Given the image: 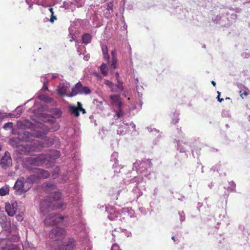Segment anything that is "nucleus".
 Wrapping results in <instances>:
<instances>
[{"instance_id":"nucleus-1","label":"nucleus","mask_w":250,"mask_h":250,"mask_svg":"<svg viewBox=\"0 0 250 250\" xmlns=\"http://www.w3.org/2000/svg\"><path fill=\"white\" fill-rule=\"evenodd\" d=\"M60 156V152L56 150H52L45 154H40L35 157H28L22 161V166L26 170L32 172H48L47 170L37 168V167L43 165L46 167H52L55 160Z\"/></svg>"},{"instance_id":"nucleus-2","label":"nucleus","mask_w":250,"mask_h":250,"mask_svg":"<svg viewBox=\"0 0 250 250\" xmlns=\"http://www.w3.org/2000/svg\"><path fill=\"white\" fill-rule=\"evenodd\" d=\"M61 198V193L59 191H52L50 195L41 201L40 208L42 214L46 215L48 212L55 209H63L66 204L59 201Z\"/></svg>"},{"instance_id":"nucleus-3","label":"nucleus","mask_w":250,"mask_h":250,"mask_svg":"<svg viewBox=\"0 0 250 250\" xmlns=\"http://www.w3.org/2000/svg\"><path fill=\"white\" fill-rule=\"evenodd\" d=\"M50 177L61 183H65L68 178L67 174L65 173H36L28 177L25 181V184L27 187L29 186L30 188L32 184L38 182L40 179Z\"/></svg>"},{"instance_id":"nucleus-4","label":"nucleus","mask_w":250,"mask_h":250,"mask_svg":"<svg viewBox=\"0 0 250 250\" xmlns=\"http://www.w3.org/2000/svg\"><path fill=\"white\" fill-rule=\"evenodd\" d=\"M177 130L178 135L177 138L174 139V143L177 144V149L182 154L183 158L186 159L188 157L187 150L191 146L187 139L185 138V134L182 132L181 128H177Z\"/></svg>"},{"instance_id":"nucleus-5","label":"nucleus","mask_w":250,"mask_h":250,"mask_svg":"<svg viewBox=\"0 0 250 250\" xmlns=\"http://www.w3.org/2000/svg\"><path fill=\"white\" fill-rule=\"evenodd\" d=\"M152 166L151 160L146 159L142 161L137 160L133 165L132 170L136 172H146Z\"/></svg>"},{"instance_id":"nucleus-6","label":"nucleus","mask_w":250,"mask_h":250,"mask_svg":"<svg viewBox=\"0 0 250 250\" xmlns=\"http://www.w3.org/2000/svg\"><path fill=\"white\" fill-rule=\"evenodd\" d=\"M91 92L89 87L86 86H83L82 83L79 82L72 88V91L69 93V97H72L78 94L87 95Z\"/></svg>"},{"instance_id":"nucleus-7","label":"nucleus","mask_w":250,"mask_h":250,"mask_svg":"<svg viewBox=\"0 0 250 250\" xmlns=\"http://www.w3.org/2000/svg\"><path fill=\"white\" fill-rule=\"evenodd\" d=\"M48 212L44 219V223L46 225L53 226L62 222L64 217L60 214ZM43 215L44 214H42ZM45 216V215H44Z\"/></svg>"},{"instance_id":"nucleus-8","label":"nucleus","mask_w":250,"mask_h":250,"mask_svg":"<svg viewBox=\"0 0 250 250\" xmlns=\"http://www.w3.org/2000/svg\"><path fill=\"white\" fill-rule=\"evenodd\" d=\"M85 0H67L63 3L62 7L70 11H74L77 7L83 6Z\"/></svg>"},{"instance_id":"nucleus-9","label":"nucleus","mask_w":250,"mask_h":250,"mask_svg":"<svg viewBox=\"0 0 250 250\" xmlns=\"http://www.w3.org/2000/svg\"><path fill=\"white\" fill-rule=\"evenodd\" d=\"M66 235V230L63 228L59 227L52 229L49 234V237L54 241L60 240Z\"/></svg>"},{"instance_id":"nucleus-10","label":"nucleus","mask_w":250,"mask_h":250,"mask_svg":"<svg viewBox=\"0 0 250 250\" xmlns=\"http://www.w3.org/2000/svg\"><path fill=\"white\" fill-rule=\"evenodd\" d=\"M29 186L27 187L26 184L24 182V178H20L16 182L14 186L15 192L17 195H21L26 192L29 189Z\"/></svg>"},{"instance_id":"nucleus-11","label":"nucleus","mask_w":250,"mask_h":250,"mask_svg":"<svg viewBox=\"0 0 250 250\" xmlns=\"http://www.w3.org/2000/svg\"><path fill=\"white\" fill-rule=\"evenodd\" d=\"M76 242L75 239L69 237L62 241L59 245L60 250H73L75 248Z\"/></svg>"},{"instance_id":"nucleus-12","label":"nucleus","mask_w":250,"mask_h":250,"mask_svg":"<svg viewBox=\"0 0 250 250\" xmlns=\"http://www.w3.org/2000/svg\"><path fill=\"white\" fill-rule=\"evenodd\" d=\"M12 160L10 154L8 151H5L4 154H0V166L4 169H7L12 166Z\"/></svg>"},{"instance_id":"nucleus-13","label":"nucleus","mask_w":250,"mask_h":250,"mask_svg":"<svg viewBox=\"0 0 250 250\" xmlns=\"http://www.w3.org/2000/svg\"><path fill=\"white\" fill-rule=\"evenodd\" d=\"M77 106L73 104H69L68 106L69 112L75 117H78L80 116V112L81 111L83 114L86 113V110L82 107V104L81 102H78Z\"/></svg>"},{"instance_id":"nucleus-14","label":"nucleus","mask_w":250,"mask_h":250,"mask_svg":"<svg viewBox=\"0 0 250 250\" xmlns=\"http://www.w3.org/2000/svg\"><path fill=\"white\" fill-rule=\"evenodd\" d=\"M104 83L114 93L120 92L124 90L123 83H118L117 84L107 80H104Z\"/></svg>"},{"instance_id":"nucleus-15","label":"nucleus","mask_w":250,"mask_h":250,"mask_svg":"<svg viewBox=\"0 0 250 250\" xmlns=\"http://www.w3.org/2000/svg\"><path fill=\"white\" fill-rule=\"evenodd\" d=\"M5 210L10 216H13L17 210L18 204L16 201H12L11 203H5Z\"/></svg>"},{"instance_id":"nucleus-16","label":"nucleus","mask_w":250,"mask_h":250,"mask_svg":"<svg viewBox=\"0 0 250 250\" xmlns=\"http://www.w3.org/2000/svg\"><path fill=\"white\" fill-rule=\"evenodd\" d=\"M69 86V83L66 82L60 83L57 89L58 94L62 97H69V93H67L66 91Z\"/></svg>"},{"instance_id":"nucleus-17","label":"nucleus","mask_w":250,"mask_h":250,"mask_svg":"<svg viewBox=\"0 0 250 250\" xmlns=\"http://www.w3.org/2000/svg\"><path fill=\"white\" fill-rule=\"evenodd\" d=\"M120 95L111 94L109 96L111 104L115 108L122 107L123 104L120 99Z\"/></svg>"},{"instance_id":"nucleus-18","label":"nucleus","mask_w":250,"mask_h":250,"mask_svg":"<svg viewBox=\"0 0 250 250\" xmlns=\"http://www.w3.org/2000/svg\"><path fill=\"white\" fill-rule=\"evenodd\" d=\"M105 211L108 214V218L111 221L117 218L120 213L113 207L110 206L106 207Z\"/></svg>"},{"instance_id":"nucleus-19","label":"nucleus","mask_w":250,"mask_h":250,"mask_svg":"<svg viewBox=\"0 0 250 250\" xmlns=\"http://www.w3.org/2000/svg\"><path fill=\"white\" fill-rule=\"evenodd\" d=\"M147 130L150 132L152 133L153 134L156 135L158 134L157 138H156L153 141V144L155 145H157L159 142V140L161 138V135L160 134L159 130H157V129L152 127V126H148L147 127Z\"/></svg>"},{"instance_id":"nucleus-20","label":"nucleus","mask_w":250,"mask_h":250,"mask_svg":"<svg viewBox=\"0 0 250 250\" xmlns=\"http://www.w3.org/2000/svg\"><path fill=\"white\" fill-rule=\"evenodd\" d=\"M24 148L25 151L29 155H33V153L34 152H39L40 149V148L35 145H26L24 146Z\"/></svg>"},{"instance_id":"nucleus-21","label":"nucleus","mask_w":250,"mask_h":250,"mask_svg":"<svg viewBox=\"0 0 250 250\" xmlns=\"http://www.w3.org/2000/svg\"><path fill=\"white\" fill-rule=\"evenodd\" d=\"M226 18L229 21V23H227V25H229L230 23H232L237 18V15L235 12L232 10H230L229 12L226 13Z\"/></svg>"},{"instance_id":"nucleus-22","label":"nucleus","mask_w":250,"mask_h":250,"mask_svg":"<svg viewBox=\"0 0 250 250\" xmlns=\"http://www.w3.org/2000/svg\"><path fill=\"white\" fill-rule=\"evenodd\" d=\"M0 224L1 227L4 229H8L10 225L7 221V217L5 215H2L0 217Z\"/></svg>"},{"instance_id":"nucleus-23","label":"nucleus","mask_w":250,"mask_h":250,"mask_svg":"<svg viewBox=\"0 0 250 250\" xmlns=\"http://www.w3.org/2000/svg\"><path fill=\"white\" fill-rule=\"evenodd\" d=\"M45 126L46 128H47V131H48V132H49V131H50V132L56 131L58 130H59V129L60 128L59 124L56 121L52 122L50 124V126H48L46 125H45Z\"/></svg>"},{"instance_id":"nucleus-24","label":"nucleus","mask_w":250,"mask_h":250,"mask_svg":"<svg viewBox=\"0 0 250 250\" xmlns=\"http://www.w3.org/2000/svg\"><path fill=\"white\" fill-rule=\"evenodd\" d=\"M101 49L104 59L107 62H109L110 57L108 54V50L107 46L105 44H102L101 45Z\"/></svg>"},{"instance_id":"nucleus-25","label":"nucleus","mask_w":250,"mask_h":250,"mask_svg":"<svg viewBox=\"0 0 250 250\" xmlns=\"http://www.w3.org/2000/svg\"><path fill=\"white\" fill-rule=\"evenodd\" d=\"M47 132L48 131H47V128H46L44 125L43 126V130L37 131L36 132L34 133V136L36 138H43L44 137H46V135Z\"/></svg>"},{"instance_id":"nucleus-26","label":"nucleus","mask_w":250,"mask_h":250,"mask_svg":"<svg viewBox=\"0 0 250 250\" xmlns=\"http://www.w3.org/2000/svg\"><path fill=\"white\" fill-rule=\"evenodd\" d=\"M1 250H20V249L17 245L9 243L6 244L5 246L1 247Z\"/></svg>"},{"instance_id":"nucleus-27","label":"nucleus","mask_w":250,"mask_h":250,"mask_svg":"<svg viewBox=\"0 0 250 250\" xmlns=\"http://www.w3.org/2000/svg\"><path fill=\"white\" fill-rule=\"evenodd\" d=\"M91 39L92 37L90 34L85 33L82 37V42L85 44H87L91 42Z\"/></svg>"},{"instance_id":"nucleus-28","label":"nucleus","mask_w":250,"mask_h":250,"mask_svg":"<svg viewBox=\"0 0 250 250\" xmlns=\"http://www.w3.org/2000/svg\"><path fill=\"white\" fill-rule=\"evenodd\" d=\"M71 198L72 203L74 205H76L77 207H79L81 205V198L79 195L76 194L75 197H70Z\"/></svg>"},{"instance_id":"nucleus-29","label":"nucleus","mask_w":250,"mask_h":250,"mask_svg":"<svg viewBox=\"0 0 250 250\" xmlns=\"http://www.w3.org/2000/svg\"><path fill=\"white\" fill-rule=\"evenodd\" d=\"M57 186L53 183H48L44 187V190L47 192H52L56 189Z\"/></svg>"},{"instance_id":"nucleus-30","label":"nucleus","mask_w":250,"mask_h":250,"mask_svg":"<svg viewBox=\"0 0 250 250\" xmlns=\"http://www.w3.org/2000/svg\"><path fill=\"white\" fill-rule=\"evenodd\" d=\"M136 81L137 83H136V89L138 93V95L139 97L141 98L143 95V91L144 90V88L142 86L139 85V80L138 78L136 79Z\"/></svg>"},{"instance_id":"nucleus-31","label":"nucleus","mask_w":250,"mask_h":250,"mask_svg":"<svg viewBox=\"0 0 250 250\" xmlns=\"http://www.w3.org/2000/svg\"><path fill=\"white\" fill-rule=\"evenodd\" d=\"M93 103L95 104L97 109L98 111H103L104 110L103 102L102 101H99L97 99H95L93 101Z\"/></svg>"},{"instance_id":"nucleus-32","label":"nucleus","mask_w":250,"mask_h":250,"mask_svg":"<svg viewBox=\"0 0 250 250\" xmlns=\"http://www.w3.org/2000/svg\"><path fill=\"white\" fill-rule=\"evenodd\" d=\"M24 139L26 142H29L32 140V137L35 136L33 133L25 131L23 132Z\"/></svg>"},{"instance_id":"nucleus-33","label":"nucleus","mask_w":250,"mask_h":250,"mask_svg":"<svg viewBox=\"0 0 250 250\" xmlns=\"http://www.w3.org/2000/svg\"><path fill=\"white\" fill-rule=\"evenodd\" d=\"M99 68L103 75L104 76H106L108 74V70L106 64L104 63H103Z\"/></svg>"},{"instance_id":"nucleus-34","label":"nucleus","mask_w":250,"mask_h":250,"mask_svg":"<svg viewBox=\"0 0 250 250\" xmlns=\"http://www.w3.org/2000/svg\"><path fill=\"white\" fill-rule=\"evenodd\" d=\"M107 63H108L111 69L114 70L118 67L117 59H112L111 61H109V62H107Z\"/></svg>"},{"instance_id":"nucleus-35","label":"nucleus","mask_w":250,"mask_h":250,"mask_svg":"<svg viewBox=\"0 0 250 250\" xmlns=\"http://www.w3.org/2000/svg\"><path fill=\"white\" fill-rule=\"evenodd\" d=\"M52 114L57 118H59L62 116V110L58 108H54L52 109Z\"/></svg>"},{"instance_id":"nucleus-36","label":"nucleus","mask_w":250,"mask_h":250,"mask_svg":"<svg viewBox=\"0 0 250 250\" xmlns=\"http://www.w3.org/2000/svg\"><path fill=\"white\" fill-rule=\"evenodd\" d=\"M9 191V189L8 186L2 187L0 188V195L3 196L8 194Z\"/></svg>"},{"instance_id":"nucleus-37","label":"nucleus","mask_w":250,"mask_h":250,"mask_svg":"<svg viewBox=\"0 0 250 250\" xmlns=\"http://www.w3.org/2000/svg\"><path fill=\"white\" fill-rule=\"evenodd\" d=\"M20 107V106H18L16 109V114H14L13 113H9L8 115V116L12 117V118H18L20 117L22 113V111L21 109L18 110V108Z\"/></svg>"},{"instance_id":"nucleus-38","label":"nucleus","mask_w":250,"mask_h":250,"mask_svg":"<svg viewBox=\"0 0 250 250\" xmlns=\"http://www.w3.org/2000/svg\"><path fill=\"white\" fill-rule=\"evenodd\" d=\"M213 21L217 24H219L221 26H225L226 24H224L222 22V17L219 16H217L212 19Z\"/></svg>"},{"instance_id":"nucleus-39","label":"nucleus","mask_w":250,"mask_h":250,"mask_svg":"<svg viewBox=\"0 0 250 250\" xmlns=\"http://www.w3.org/2000/svg\"><path fill=\"white\" fill-rule=\"evenodd\" d=\"M128 131L127 127L126 126L123 128V126H120L118 129L117 130V134L120 135H124Z\"/></svg>"},{"instance_id":"nucleus-40","label":"nucleus","mask_w":250,"mask_h":250,"mask_svg":"<svg viewBox=\"0 0 250 250\" xmlns=\"http://www.w3.org/2000/svg\"><path fill=\"white\" fill-rule=\"evenodd\" d=\"M229 186L227 188L224 187V188L227 189L230 191H234L235 190L236 185L233 181H230L229 183Z\"/></svg>"},{"instance_id":"nucleus-41","label":"nucleus","mask_w":250,"mask_h":250,"mask_svg":"<svg viewBox=\"0 0 250 250\" xmlns=\"http://www.w3.org/2000/svg\"><path fill=\"white\" fill-rule=\"evenodd\" d=\"M118 153L116 152H114L111 155V161L114 162L116 164L118 162Z\"/></svg>"},{"instance_id":"nucleus-42","label":"nucleus","mask_w":250,"mask_h":250,"mask_svg":"<svg viewBox=\"0 0 250 250\" xmlns=\"http://www.w3.org/2000/svg\"><path fill=\"white\" fill-rule=\"evenodd\" d=\"M133 191L134 193H137V198H138L143 194V192L139 189V184H137V185L133 188Z\"/></svg>"},{"instance_id":"nucleus-43","label":"nucleus","mask_w":250,"mask_h":250,"mask_svg":"<svg viewBox=\"0 0 250 250\" xmlns=\"http://www.w3.org/2000/svg\"><path fill=\"white\" fill-rule=\"evenodd\" d=\"M179 120V113L177 112H174L173 114V116L172 117V122L174 124H176L178 122Z\"/></svg>"},{"instance_id":"nucleus-44","label":"nucleus","mask_w":250,"mask_h":250,"mask_svg":"<svg viewBox=\"0 0 250 250\" xmlns=\"http://www.w3.org/2000/svg\"><path fill=\"white\" fill-rule=\"evenodd\" d=\"M50 74H47L41 77V82L42 83H48L49 80Z\"/></svg>"},{"instance_id":"nucleus-45","label":"nucleus","mask_w":250,"mask_h":250,"mask_svg":"<svg viewBox=\"0 0 250 250\" xmlns=\"http://www.w3.org/2000/svg\"><path fill=\"white\" fill-rule=\"evenodd\" d=\"M18 138H12L10 139L9 143L10 145L14 147L18 146Z\"/></svg>"},{"instance_id":"nucleus-46","label":"nucleus","mask_w":250,"mask_h":250,"mask_svg":"<svg viewBox=\"0 0 250 250\" xmlns=\"http://www.w3.org/2000/svg\"><path fill=\"white\" fill-rule=\"evenodd\" d=\"M10 241L17 242H18L20 240V236L17 233H15V234L12 235V237L10 238Z\"/></svg>"},{"instance_id":"nucleus-47","label":"nucleus","mask_w":250,"mask_h":250,"mask_svg":"<svg viewBox=\"0 0 250 250\" xmlns=\"http://www.w3.org/2000/svg\"><path fill=\"white\" fill-rule=\"evenodd\" d=\"M117 111H116V115L118 118H121L123 115V112L122 107L116 108Z\"/></svg>"},{"instance_id":"nucleus-48","label":"nucleus","mask_w":250,"mask_h":250,"mask_svg":"<svg viewBox=\"0 0 250 250\" xmlns=\"http://www.w3.org/2000/svg\"><path fill=\"white\" fill-rule=\"evenodd\" d=\"M13 124L12 122H8L5 124L3 126V128L5 130H8L13 128Z\"/></svg>"},{"instance_id":"nucleus-49","label":"nucleus","mask_w":250,"mask_h":250,"mask_svg":"<svg viewBox=\"0 0 250 250\" xmlns=\"http://www.w3.org/2000/svg\"><path fill=\"white\" fill-rule=\"evenodd\" d=\"M106 9L108 11L109 14L110 12H113V3L112 2H110L109 3H107V8Z\"/></svg>"},{"instance_id":"nucleus-50","label":"nucleus","mask_w":250,"mask_h":250,"mask_svg":"<svg viewBox=\"0 0 250 250\" xmlns=\"http://www.w3.org/2000/svg\"><path fill=\"white\" fill-rule=\"evenodd\" d=\"M179 215L180 216V220L181 222H183L185 220V215L184 211H179Z\"/></svg>"},{"instance_id":"nucleus-51","label":"nucleus","mask_w":250,"mask_h":250,"mask_svg":"<svg viewBox=\"0 0 250 250\" xmlns=\"http://www.w3.org/2000/svg\"><path fill=\"white\" fill-rule=\"evenodd\" d=\"M247 50V49H246L245 51L243 52L241 54V56L243 58L247 59V58H249L250 57V53L247 52L246 51Z\"/></svg>"},{"instance_id":"nucleus-52","label":"nucleus","mask_w":250,"mask_h":250,"mask_svg":"<svg viewBox=\"0 0 250 250\" xmlns=\"http://www.w3.org/2000/svg\"><path fill=\"white\" fill-rule=\"evenodd\" d=\"M220 164H217L212 167L211 170L213 172H216V171L218 172L219 170H220Z\"/></svg>"},{"instance_id":"nucleus-53","label":"nucleus","mask_w":250,"mask_h":250,"mask_svg":"<svg viewBox=\"0 0 250 250\" xmlns=\"http://www.w3.org/2000/svg\"><path fill=\"white\" fill-rule=\"evenodd\" d=\"M222 116L223 117H229L230 114L229 111L226 110H223L222 112Z\"/></svg>"},{"instance_id":"nucleus-54","label":"nucleus","mask_w":250,"mask_h":250,"mask_svg":"<svg viewBox=\"0 0 250 250\" xmlns=\"http://www.w3.org/2000/svg\"><path fill=\"white\" fill-rule=\"evenodd\" d=\"M11 231H13L15 233H17V230H18V227L17 225L14 223L12 224L11 227Z\"/></svg>"},{"instance_id":"nucleus-55","label":"nucleus","mask_w":250,"mask_h":250,"mask_svg":"<svg viewBox=\"0 0 250 250\" xmlns=\"http://www.w3.org/2000/svg\"><path fill=\"white\" fill-rule=\"evenodd\" d=\"M112 59H117V52L116 49H113L111 51Z\"/></svg>"},{"instance_id":"nucleus-56","label":"nucleus","mask_w":250,"mask_h":250,"mask_svg":"<svg viewBox=\"0 0 250 250\" xmlns=\"http://www.w3.org/2000/svg\"><path fill=\"white\" fill-rule=\"evenodd\" d=\"M115 77L116 78L117 83H123V82L121 80H120L119 79L120 75H119V73L118 72L115 73Z\"/></svg>"},{"instance_id":"nucleus-57","label":"nucleus","mask_w":250,"mask_h":250,"mask_svg":"<svg viewBox=\"0 0 250 250\" xmlns=\"http://www.w3.org/2000/svg\"><path fill=\"white\" fill-rule=\"evenodd\" d=\"M111 250H121L120 249L119 246L116 244H114L112 245Z\"/></svg>"},{"instance_id":"nucleus-58","label":"nucleus","mask_w":250,"mask_h":250,"mask_svg":"<svg viewBox=\"0 0 250 250\" xmlns=\"http://www.w3.org/2000/svg\"><path fill=\"white\" fill-rule=\"evenodd\" d=\"M49 74L50 76H51V80L55 79L59 76V74L58 73H52Z\"/></svg>"},{"instance_id":"nucleus-59","label":"nucleus","mask_w":250,"mask_h":250,"mask_svg":"<svg viewBox=\"0 0 250 250\" xmlns=\"http://www.w3.org/2000/svg\"><path fill=\"white\" fill-rule=\"evenodd\" d=\"M197 165V170L198 171H201V172H203V166H202V164L198 163Z\"/></svg>"},{"instance_id":"nucleus-60","label":"nucleus","mask_w":250,"mask_h":250,"mask_svg":"<svg viewBox=\"0 0 250 250\" xmlns=\"http://www.w3.org/2000/svg\"><path fill=\"white\" fill-rule=\"evenodd\" d=\"M125 125L126 126H128L129 125H130L131 126V127L133 129H135V127H136V125H135L133 123V122H131L130 123V124H128V123H125Z\"/></svg>"},{"instance_id":"nucleus-61","label":"nucleus","mask_w":250,"mask_h":250,"mask_svg":"<svg viewBox=\"0 0 250 250\" xmlns=\"http://www.w3.org/2000/svg\"><path fill=\"white\" fill-rule=\"evenodd\" d=\"M16 217L18 221H21L23 220V216L22 214L17 215Z\"/></svg>"},{"instance_id":"nucleus-62","label":"nucleus","mask_w":250,"mask_h":250,"mask_svg":"<svg viewBox=\"0 0 250 250\" xmlns=\"http://www.w3.org/2000/svg\"><path fill=\"white\" fill-rule=\"evenodd\" d=\"M217 93H218V96H217V100L218 102H222V101H224V99L223 98H220V92H219V91H217Z\"/></svg>"},{"instance_id":"nucleus-63","label":"nucleus","mask_w":250,"mask_h":250,"mask_svg":"<svg viewBox=\"0 0 250 250\" xmlns=\"http://www.w3.org/2000/svg\"><path fill=\"white\" fill-rule=\"evenodd\" d=\"M57 20V18L55 16L53 15H51V17L50 19V21L51 22V23H53L55 20Z\"/></svg>"},{"instance_id":"nucleus-64","label":"nucleus","mask_w":250,"mask_h":250,"mask_svg":"<svg viewBox=\"0 0 250 250\" xmlns=\"http://www.w3.org/2000/svg\"><path fill=\"white\" fill-rule=\"evenodd\" d=\"M140 104H138V106H136L135 105L134 107H133V109H140L141 108V107H142V102L140 101Z\"/></svg>"}]
</instances>
